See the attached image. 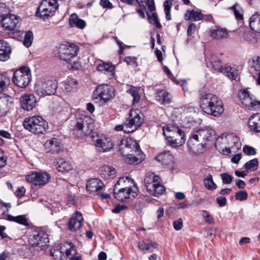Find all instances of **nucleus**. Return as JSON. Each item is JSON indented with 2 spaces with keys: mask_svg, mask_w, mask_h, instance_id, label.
Masks as SVG:
<instances>
[{
  "mask_svg": "<svg viewBox=\"0 0 260 260\" xmlns=\"http://www.w3.org/2000/svg\"><path fill=\"white\" fill-rule=\"evenodd\" d=\"M207 67L218 72L221 73L224 70L223 66L221 64L220 59L215 60L213 57H211L209 61H206Z\"/></svg>",
  "mask_w": 260,
  "mask_h": 260,
  "instance_id": "obj_30",
  "label": "nucleus"
},
{
  "mask_svg": "<svg viewBox=\"0 0 260 260\" xmlns=\"http://www.w3.org/2000/svg\"><path fill=\"white\" fill-rule=\"evenodd\" d=\"M12 52L9 43L4 40H0V60L5 61L10 58Z\"/></svg>",
  "mask_w": 260,
  "mask_h": 260,
  "instance_id": "obj_20",
  "label": "nucleus"
},
{
  "mask_svg": "<svg viewBox=\"0 0 260 260\" xmlns=\"http://www.w3.org/2000/svg\"><path fill=\"white\" fill-rule=\"evenodd\" d=\"M126 122V125L128 126L131 133H133L143 123V114L138 109L131 110Z\"/></svg>",
  "mask_w": 260,
  "mask_h": 260,
  "instance_id": "obj_10",
  "label": "nucleus"
},
{
  "mask_svg": "<svg viewBox=\"0 0 260 260\" xmlns=\"http://www.w3.org/2000/svg\"><path fill=\"white\" fill-rule=\"evenodd\" d=\"M135 153H125V161L130 165L138 164L144 159V155L142 151L139 149L138 152H134Z\"/></svg>",
  "mask_w": 260,
  "mask_h": 260,
  "instance_id": "obj_21",
  "label": "nucleus"
},
{
  "mask_svg": "<svg viewBox=\"0 0 260 260\" xmlns=\"http://www.w3.org/2000/svg\"><path fill=\"white\" fill-rule=\"evenodd\" d=\"M163 135L167 140V144L173 147L183 145L185 142L184 132L173 124H168L163 128Z\"/></svg>",
  "mask_w": 260,
  "mask_h": 260,
  "instance_id": "obj_3",
  "label": "nucleus"
},
{
  "mask_svg": "<svg viewBox=\"0 0 260 260\" xmlns=\"http://www.w3.org/2000/svg\"><path fill=\"white\" fill-rule=\"evenodd\" d=\"M49 242L47 233L42 230H35L30 236L29 243L32 247H39L41 248L48 245Z\"/></svg>",
  "mask_w": 260,
  "mask_h": 260,
  "instance_id": "obj_9",
  "label": "nucleus"
},
{
  "mask_svg": "<svg viewBox=\"0 0 260 260\" xmlns=\"http://www.w3.org/2000/svg\"><path fill=\"white\" fill-rule=\"evenodd\" d=\"M145 201L149 202V200L147 197H144L142 200L137 201L134 204L133 208L135 209L137 213H142L143 208L145 207Z\"/></svg>",
  "mask_w": 260,
  "mask_h": 260,
  "instance_id": "obj_41",
  "label": "nucleus"
},
{
  "mask_svg": "<svg viewBox=\"0 0 260 260\" xmlns=\"http://www.w3.org/2000/svg\"><path fill=\"white\" fill-rule=\"evenodd\" d=\"M127 92L130 94L133 98V104L139 103L140 99V95L136 87L131 86L130 88L127 90Z\"/></svg>",
  "mask_w": 260,
  "mask_h": 260,
  "instance_id": "obj_43",
  "label": "nucleus"
},
{
  "mask_svg": "<svg viewBox=\"0 0 260 260\" xmlns=\"http://www.w3.org/2000/svg\"><path fill=\"white\" fill-rule=\"evenodd\" d=\"M244 104L245 106L247 107L250 110H260V101L253 100L251 98L248 102H244Z\"/></svg>",
  "mask_w": 260,
  "mask_h": 260,
  "instance_id": "obj_45",
  "label": "nucleus"
},
{
  "mask_svg": "<svg viewBox=\"0 0 260 260\" xmlns=\"http://www.w3.org/2000/svg\"><path fill=\"white\" fill-rule=\"evenodd\" d=\"M165 190V187L160 183H154L152 186L150 185L147 187V191L150 195L158 197L164 193Z\"/></svg>",
  "mask_w": 260,
  "mask_h": 260,
  "instance_id": "obj_26",
  "label": "nucleus"
},
{
  "mask_svg": "<svg viewBox=\"0 0 260 260\" xmlns=\"http://www.w3.org/2000/svg\"><path fill=\"white\" fill-rule=\"evenodd\" d=\"M200 105L203 112L214 116H219L224 111L221 101L212 93L202 95Z\"/></svg>",
  "mask_w": 260,
  "mask_h": 260,
  "instance_id": "obj_2",
  "label": "nucleus"
},
{
  "mask_svg": "<svg viewBox=\"0 0 260 260\" xmlns=\"http://www.w3.org/2000/svg\"><path fill=\"white\" fill-rule=\"evenodd\" d=\"M128 208L126 206L123 205H116L115 207L112 210L113 213H119L121 211L127 209Z\"/></svg>",
  "mask_w": 260,
  "mask_h": 260,
  "instance_id": "obj_62",
  "label": "nucleus"
},
{
  "mask_svg": "<svg viewBox=\"0 0 260 260\" xmlns=\"http://www.w3.org/2000/svg\"><path fill=\"white\" fill-rule=\"evenodd\" d=\"M68 63V67L70 69L73 70H79L81 68V64L79 61L77 60L73 59L70 62H67Z\"/></svg>",
  "mask_w": 260,
  "mask_h": 260,
  "instance_id": "obj_55",
  "label": "nucleus"
},
{
  "mask_svg": "<svg viewBox=\"0 0 260 260\" xmlns=\"http://www.w3.org/2000/svg\"><path fill=\"white\" fill-rule=\"evenodd\" d=\"M153 173L149 172L147 173L145 176L144 179V184L147 190V187L149 186V185H154V181H153Z\"/></svg>",
  "mask_w": 260,
  "mask_h": 260,
  "instance_id": "obj_53",
  "label": "nucleus"
},
{
  "mask_svg": "<svg viewBox=\"0 0 260 260\" xmlns=\"http://www.w3.org/2000/svg\"><path fill=\"white\" fill-rule=\"evenodd\" d=\"M248 66L255 71H260V57L256 56L254 58L250 59Z\"/></svg>",
  "mask_w": 260,
  "mask_h": 260,
  "instance_id": "obj_47",
  "label": "nucleus"
},
{
  "mask_svg": "<svg viewBox=\"0 0 260 260\" xmlns=\"http://www.w3.org/2000/svg\"><path fill=\"white\" fill-rule=\"evenodd\" d=\"M55 13V12H54L51 9H46V8L42 7V6L40 5L37 9L36 15L37 17L46 20L53 16Z\"/></svg>",
  "mask_w": 260,
  "mask_h": 260,
  "instance_id": "obj_27",
  "label": "nucleus"
},
{
  "mask_svg": "<svg viewBox=\"0 0 260 260\" xmlns=\"http://www.w3.org/2000/svg\"><path fill=\"white\" fill-rule=\"evenodd\" d=\"M20 102L22 109L26 111H30L35 107L37 100L34 95L27 94L21 96Z\"/></svg>",
  "mask_w": 260,
  "mask_h": 260,
  "instance_id": "obj_17",
  "label": "nucleus"
},
{
  "mask_svg": "<svg viewBox=\"0 0 260 260\" xmlns=\"http://www.w3.org/2000/svg\"><path fill=\"white\" fill-rule=\"evenodd\" d=\"M78 81L74 78H70L65 81L64 87L65 90L68 92H71L77 87Z\"/></svg>",
  "mask_w": 260,
  "mask_h": 260,
  "instance_id": "obj_40",
  "label": "nucleus"
},
{
  "mask_svg": "<svg viewBox=\"0 0 260 260\" xmlns=\"http://www.w3.org/2000/svg\"><path fill=\"white\" fill-rule=\"evenodd\" d=\"M10 13L8 8L5 3H0V19L8 15Z\"/></svg>",
  "mask_w": 260,
  "mask_h": 260,
  "instance_id": "obj_56",
  "label": "nucleus"
},
{
  "mask_svg": "<svg viewBox=\"0 0 260 260\" xmlns=\"http://www.w3.org/2000/svg\"><path fill=\"white\" fill-rule=\"evenodd\" d=\"M104 186L103 182L98 178H91L87 181L86 189L90 192H96L101 190Z\"/></svg>",
  "mask_w": 260,
  "mask_h": 260,
  "instance_id": "obj_23",
  "label": "nucleus"
},
{
  "mask_svg": "<svg viewBox=\"0 0 260 260\" xmlns=\"http://www.w3.org/2000/svg\"><path fill=\"white\" fill-rule=\"evenodd\" d=\"M140 146L138 144L132 139H122L119 144V150L123 156L126 153L138 152Z\"/></svg>",
  "mask_w": 260,
  "mask_h": 260,
  "instance_id": "obj_15",
  "label": "nucleus"
},
{
  "mask_svg": "<svg viewBox=\"0 0 260 260\" xmlns=\"http://www.w3.org/2000/svg\"><path fill=\"white\" fill-rule=\"evenodd\" d=\"M124 61L126 62L128 65L134 66L135 67H137L138 66L136 61V58L135 57H125L124 59Z\"/></svg>",
  "mask_w": 260,
  "mask_h": 260,
  "instance_id": "obj_61",
  "label": "nucleus"
},
{
  "mask_svg": "<svg viewBox=\"0 0 260 260\" xmlns=\"http://www.w3.org/2000/svg\"><path fill=\"white\" fill-rule=\"evenodd\" d=\"M24 128L34 134H45L48 129V123L41 116H34L24 119Z\"/></svg>",
  "mask_w": 260,
  "mask_h": 260,
  "instance_id": "obj_5",
  "label": "nucleus"
},
{
  "mask_svg": "<svg viewBox=\"0 0 260 260\" xmlns=\"http://www.w3.org/2000/svg\"><path fill=\"white\" fill-rule=\"evenodd\" d=\"M1 24L6 30H17L20 26L19 18L9 14L1 19Z\"/></svg>",
  "mask_w": 260,
  "mask_h": 260,
  "instance_id": "obj_14",
  "label": "nucleus"
},
{
  "mask_svg": "<svg viewBox=\"0 0 260 260\" xmlns=\"http://www.w3.org/2000/svg\"><path fill=\"white\" fill-rule=\"evenodd\" d=\"M115 129L117 131H123L125 133H131L130 128H129L128 126L126 125V121H125L124 124H119L116 125V126L115 127Z\"/></svg>",
  "mask_w": 260,
  "mask_h": 260,
  "instance_id": "obj_60",
  "label": "nucleus"
},
{
  "mask_svg": "<svg viewBox=\"0 0 260 260\" xmlns=\"http://www.w3.org/2000/svg\"><path fill=\"white\" fill-rule=\"evenodd\" d=\"M138 247L141 250L152 252L154 248H157L158 244L149 239H145L138 242Z\"/></svg>",
  "mask_w": 260,
  "mask_h": 260,
  "instance_id": "obj_24",
  "label": "nucleus"
},
{
  "mask_svg": "<svg viewBox=\"0 0 260 260\" xmlns=\"http://www.w3.org/2000/svg\"><path fill=\"white\" fill-rule=\"evenodd\" d=\"M156 159L164 165H169L173 163L174 157L169 151H164L157 155Z\"/></svg>",
  "mask_w": 260,
  "mask_h": 260,
  "instance_id": "obj_25",
  "label": "nucleus"
},
{
  "mask_svg": "<svg viewBox=\"0 0 260 260\" xmlns=\"http://www.w3.org/2000/svg\"><path fill=\"white\" fill-rule=\"evenodd\" d=\"M26 180L35 185H44L50 178V175L47 172H32L26 176Z\"/></svg>",
  "mask_w": 260,
  "mask_h": 260,
  "instance_id": "obj_12",
  "label": "nucleus"
},
{
  "mask_svg": "<svg viewBox=\"0 0 260 260\" xmlns=\"http://www.w3.org/2000/svg\"><path fill=\"white\" fill-rule=\"evenodd\" d=\"M223 72H222L229 78L232 80H236L239 74V71L237 66L234 65L233 66H227L223 68Z\"/></svg>",
  "mask_w": 260,
  "mask_h": 260,
  "instance_id": "obj_29",
  "label": "nucleus"
},
{
  "mask_svg": "<svg viewBox=\"0 0 260 260\" xmlns=\"http://www.w3.org/2000/svg\"><path fill=\"white\" fill-rule=\"evenodd\" d=\"M64 246V253L66 254L68 257L75 255L77 254V249L73 244L70 242H66L62 245Z\"/></svg>",
  "mask_w": 260,
  "mask_h": 260,
  "instance_id": "obj_39",
  "label": "nucleus"
},
{
  "mask_svg": "<svg viewBox=\"0 0 260 260\" xmlns=\"http://www.w3.org/2000/svg\"><path fill=\"white\" fill-rule=\"evenodd\" d=\"M155 98L157 101L161 102V103L164 105L168 104L171 102V98L170 94L165 90H157L155 93Z\"/></svg>",
  "mask_w": 260,
  "mask_h": 260,
  "instance_id": "obj_28",
  "label": "nucleus"
},
{
  "mask_svg": "<svg viewBox=\"0 0 260 260\" xmlns=\"http://www.w3.org/2000/svg\"><path fill=\"white\" fill-rule=\"evenodd\" d=\"M70 24L71 27H77L83 29L86 26V22L84 20L79 19L76 14H72L70 17Z\"/></svg>",
  "mask_w": 260,
  "mask_h": 260,
  "instance_id": "obj_33",
  "label": "nucleus"
},
{
  "mask_svg": "<svg viewBox=\"0 0 260 260\" xmlns=\"http://www.w3.org/2000/svg\"><path fill=\"white\" fill-rule=\"evenodd\" d=\"M42 7H45L46 9H51L54 12H55L58 9L59 5L57 0H43L40 4Z\"/></svg>",
  "mask_w": 260,
  "mask_h": 260,
  "instance_id": "obj_38",
  "label": "nucleus"
},
{
  "mask_svg": "<svg viewBox=\"0 0 260 260\" xmlns=\"http://www.w3.org/2000/svg\"><path fill=\"white\" fill-rule=\"evenodd\" d=\"M33 40V33L31 31H27L24 36L23 40V44L26 47L31 46Z\"/></svg>",
  "mask_w": 260,
  "mask_h": 260,
  "instance_id": "obj_50",
  "label": "nucleus"
},
{
  "mask_svg": "<svg viewBox=\"0 0 260 260\" xmlns=\"http://www.w3.org/2000/svg\"><path fill=\"white\" fill-rule=\"evenodd\" d=\"M248 198L247 192L244 190H240L236 193L235 199L240 201H245Z\"/></svg>",
  "mask_w": 260,
  "mask_h": 260,
  "instance_id": "obj_52",
  "label": "nucleus"
},
{
  "mask_svg": "<svg viewBox=\"0 0 260 260\" xmlns=\"http://www.w3.org/2000/svg\"><path fill=\"white\" fill-rule=\"evenodd\" d=\"M203 18V15L201 12L188 10L185 14V19L186 20L192 19L194 21H199Z\"/></svg>",
  "mask_w": 260,
  "mask_h": 260,
  "instance_id": "obj_36",
  "label": "nucleus"
},
{
  "mask_svg": "<svg viewBox=\"0 0 260 260\" xmlns=\"http://www.w3.org/2000/svg\"><path fill=\"white\" fill-rule=\"evenodd\" d=\"M100 5L104 9H112L113 8V4L109 0H100Z\"/></svg>",
  "mask_w": 260,
  "mask_h": 260,
  "instance_id": "obj_63",
  "label": "nucleus"
},
{
  "mask_svg": "<svg viewBox=\"0 0 260 260\" xmlns=\"http://www.w3.org/2000/svg\"><path fill=\"white\" fill-rule=\"evenodd\" d=\"M64 246H62V245L60 246V249H51L50 251V255L54 257V258L57 259L58 257L61 258L64 254Z\"/></svg>",
  "mask_w": 260,
  "mask_h": 260,
  "instance_id": "obj_49",
  "label": "nucleus"
},
{
  "mask_svg": "<svg viewBox=\"0 0 260 260\" xmlns=\"http://www.w3.org/2000/svg\"><path fill=\"white\" fill-rule=\"evenodd\" d=\"M53 51L54 54L60 59L67 62L73 60L77 56L79 48L74 44L66 42L56 45Z\"/></svg>",
  "mask_w": 260,
  "mask_h": 260,
  "instance_id": "obj_4",
  "label": "nucleus"
},
{
  "mask_svg": "<svg viewBox=\"0 0 260 260\" xmlns=\"http://www.w3.org/2000/svg\"><path fill=\"white\" fill-rule=\"evenodd\" d=\"M243 151L247 155H254L256 153V150L253 147L248 145L243 147Z\"/></svg>",
  "mask_w": 260,
  "mask_h": 260,
  "instance_id": "obj_57",
  "label": "nucleus"
},
{
  "mask_svg": "<svg viewBox=\"0 0 260 260\" xmlns=\"http://www.w3.org/2000/svg\"><path fill=\"white\" fill-rule=\"evenodd\" d=\"M55 163L57 171L61 173L68 172L72 168L71 165L62 158L56 159Z\"/></svg>",
  "mask_w": 260,
  "mask_h": 260,
  "instance_id": "obj_31",
  "label": "nucleus"
},
{
  "mask_svg": "<svg viewBox=\"0 0 260 260\" xmlns=\"http://www.w3.org/2000/svg\"><path fill=\"white\" fill-rule=\"evenodd\" d=\"M239 97L243 105H245L244 102H248L251 99L249 92L246 89H244L239 93Z\"/></svg>",
  "mask_w": 260,
  "mask_h": 260,
  "instance_id": "obj_48",
  "label": "nucleus"
},
{
  "mask_svg": "<svg viewBox=\"0 0 260 260\" xmlns=\"http://www.w3.org/2000/svg\"><path fill=\"white\" fill-rule=\"evenodd\" d=\"M48 145H49L51 151L52 153L58 152L60 149V142L56 138H53L49 141L48 143H46Z\"/></svg>",
  "mask_w": 260,
  "mask_h": 260,
  "instance_id": "obj_44",
  "label": "nucleus"
},
{
  "mask_svg": "<svg viewBox=\"0 0 260 260\" xmlns=\"http://www.w3.org/2000/svg\"><path fill=\"white\" fill-rule=\"evenodd\" d=\"M204 183L206 188L209 190H214L217 188L216 184L213 180L212 176L210 174L205 178Z\"/></svg>",
  "mask_w": 260,
  "mask_h": 260,
  "instance_id": "obj_42",
  "label": "nucleus"
},
{
  "mask_svg": "<svg viewBox=\"0 0 260 260\" xmlns=\"http://www.w3.org/2000/svg\"><path fill=\"white\" fill-rule=\"evenodd\" d=\"M6 219L10 221H14L25 226L28 225L27 219L25 215L14 216L8 214L7 215Z\"/></svg>",
  "mask_w": 260,
  "mask_h": 260,
  "instance_id": "obj_35",
  "label": "nucleus"
},
{
  "mask_svg": "<svg viewBox=\"0 0 260 260\" xmlns=\"http://www.w3.org/2000/svg\"><path fill=\"white\" fill-rule=\"evenodd\" d=\"M239 8V5L238 4H235L233 7H231V9L233 11L235 18L237 19H242L243 15L241 14L238 11V8Z\"/></svg>",
  "mask_w": 260,
  "mask_h": 260,
  "instance_id": "obj_59",
  "label": "nucleus"
},
{
  "mask_svg": "<svg viewBox=\"0 0 260 260\" xmlns=\"http://www.w3.org/2000/svg\"><path fill=\"white\" fill-rule=\"evenodd\" d=\"M94 95H97L101 100L106 103L114 96V88L108 84H102L96 88Z\"/></svg>",
  "mask_w": 260,
  "mask_h": 260,
  "instance_id": "obj_11",
  "label": "nucleus"
},
{
  "mask_svg": "<svg viewBox=\"0 0 260 260\" xmlns=\"http://www.w3.org/2000/svg\"><path fill=\"white\" fill-rule=\"evenodd\" d=\"M83 217L82 214L76 211L69 218L67 223V229L71 232L74 233L79 230L83 225Z\"/></svg>",
  "mask_w": 260,
  "mask_h": 260,
  "instance_id": "obj_13",
  "label": "nucleus"
},
{
  "mask_svg": "<svg viewBox=\"0 0 260 260\" xmlns=\"http://www.w3.org/2000/svg\"><path fill=\"white\" fill-rule=\"evenodd\" d=\"M258 166V160L256 158H253L250 160L247 161L244 165V168L246 170L253 169L254 170H256Z\"/></svg>",
  "mask_w": 260,
  "mask_h": 260,
  "instance_id": "obj_46",
  "label": "nucleus"
},
{
  "mask_svg": "<svg viewBox=\"0 0 260 260\" xmlns=\"http://www.w3.org/2000/svg\"><path fill=\"white\" fill-rule=\"evenodd\" d=\"M95 145L97 150L100 152L110 151L113 148L114 144L109 138L102 137L95 141Z\"/></svg>",
  "mask_w": 260,
  "mask_h": 260,
  "instance_id": "obj_18",
  "label": "nucleus"
},
{
  "mask_svg": "<svg viewBox=\"0 0 260 260\" xmlns=\"http://www.w3.org/2000/svg\"><path fill=\"white\" fill-rule=\"evenodd\" d=\"M183 226V221L181 218H179L173 221V227L176 231H179L182 229Z\"/></svg>",
  "mask_w": 260,
  "mask_h": 260,
  "instance_id": "obj_64",
  "label": "nucleus"
},
{
  "mask_svg": "<svg viewBox=\"0 0 260 260\" xmlns=\"http://www.w3.org/2000/svg\"><path fill=\"white\" fill-rule=\"evenodd\" d=\"M14 83L18 87L25 88L31 80L30 69L26 67H22L16 70L12 79Z\"/></svg>",
  "mask_w": 260,
  "mask_h": 260,
  "instance_id": "obj_6",
  "label": "nucleus"
},
{
  "mask_svg": "<svg viewBox=\"0 0 260 260\" xmlns=\"http://www.w3.org/2000/svg\"><path fill=\"white\" fill-rule=\"evenodd\" d=\"M100 171L101 177L106 179L114 177L115 174V169L108 166H103Z\"/></svg>",
  "mask_w": 260,
  "mask_h": 260,
  "instance_id": "obj_37",
  "label": "nucleus"
},
{
  "mask_svg": "<svg viewBox=\"0 0 260 260\" xmlns=\"http://www.w3.org/2000/svg\"><path fill=\"white\" fill-rule=\"evenodd\" d=\"M220 177L221 178L223 184H229L232 181L233 179V177L226 173H223L220 174Z\"/></svg>",
  "mask_w": 260,
  "mask_h": 260,
  "instance_id": "obj_54",
  "label": "nucleus"
},
{
  "mask_svg": "<svg viewBox=\"0 0 260 260\" xmlns=\"http://www.w3.org/2000/svg\"><path fill=\"white\" fill-rule=\"evenodd\" d=\"M57 88L56 80H46L38 83L35 86V91L40 97L54 94Z\"/></svg>",
  "mask_w": 260,
  "mask_h": 260,
  "instance_id": "obj_7",
  "label": "nucleus"
},
{
  "mask_svg": "<svg viewBox=\"0 0 260 260\" xmlns=\"http://www.w3.org/2000/svg\"><path fill=\"white\" fill-rule=\"evenodd\" d=\"M126 181H127L128 182H129V181L134 182V181L132 180L129 178L128 176H124L120 177L114 185V190H117V189H118V186L125 183Z\"/></svg>",
  "mask_w": 260,
  "mask_h": 260,
  "instance_id": "obj_58",
  "label": "nucleus"
},
{
  "mask_svg": "<svg viewBox=\"0 0 260 260\" xmlns=\"http://www.w3.org/2000/svg\"><path fill=\"white\" fill-rule=\"evenodd\" d=\"M248 125L252 132L260 133V113L252 114L249 118Z\"/></svg>",
  "mask_w": 260,
  "mask_h": 260,
  "instance_id": "obj_22",
  "label": "nucleus"
},
{
  "mask_svg": "<svg viewBox=\"0 0 260 260\" xmlns=\"http://www.w3.org/2000/svg\"><path fill=\"white\" fill-rule=\"evenodd\" d=\"M94 123L93 119L86 115H82L77 119L75 128L80 131L81 136L90 134L93 129Z\"/></svg>",
  "mask_w": 260,
  "mask_h": 260,
  "instance_id": "obj_8",
  "label": "nucleus"
},
{
  "mask_svg": "<svg viewBox=\"0 0 260 260\" xmlns=\"http://www.w3.org/2000/svg\"><path fill=\"white\" fill-rule=\"evenodd\" d=\"M216 139L215 131L209 127L200 128L192 134L187 143L189 149L193 153L199 152V148H204L206 141H214Z\"/></svg>",
  "mask_w": 260,
  "mask_h": 260,
  "instance_id": "obj_1",
  "label": "nucleus"
},
{
  "mask_svg": "<svg viewBox=\"0 0 260 260\" xmlns=\"http://www.w3.org/2000/svg\"><path fill=\"white\" fill-rule=\"evenodd\" d=\"M117 190V191L113 189L114 197L121 202H126L127 200L130 199L131 195L133 198L137 196L136 191L130 187H121Z\"/></svg>",
  "mask_w": 260,
  "mask_h": 260,
  "instance_id": "obj_16",
  "label": "nucleus"
},
{
  "mask_svg": "<svg viewBox=\"0 0 260 260\" xmlns=\"http://www.w3.org/2000/svg\"><path fill=\"white\" fill-rule=\"evenodd\" d=\"M243 39L248 42L254 43L256 41L254 34L250 31H245L243 35Z\"/></svg>",
  "mask_w": 260,
  "mask_h": 260,
  "instance_id": "obj_51",
  "label": "nucleus"
},
{
  "mask_svg": "<svg viewBox=\"0 0 260 260\" xmlns=\"http://www.w3.org/2000/svg\"><path fill=\"white\" fill-rule=\"evenodd\" d=\"M115 69V67L110 62L102 61L96 66V70L107 75L109 79L114 77Z\"/></svg>",
  "mask_w": 260,
  "mask_h": 260,
  "instance_id": "obj_19",
  "label": "nucleus"
},
{
  "mask_svg": "<svg viewBox=\"0 0 260 260\" xmlns=\"http://www.w3.org/2000/svg\"><path fill=\"white\" fill-rule=\"evenodd\" d=\"M210 35L217 40L226 38L228 37V32L225 29L218 28L211 30Z\"/></svg>",
  "mask_w": 260,
  "mask_h": 260,
  "instance_id": "obj_34",
  "label": "nucleus"
},
{
  "mask_svg": "<svg viewBox=\"0 0 260 260\" xmlns=\"http://www.w3.org/2000/svg\"><path fill=\"white\" fill-rule=\"evenodd\" d=\"M249 25L252 30L256 32H260V15H253L250 18Z\"/></svg>",
  "mask_w": 260,
  "mask_h": 260,
  "instance_id": "obj_32",
  "label": "nucleus"
}]
</instances>
